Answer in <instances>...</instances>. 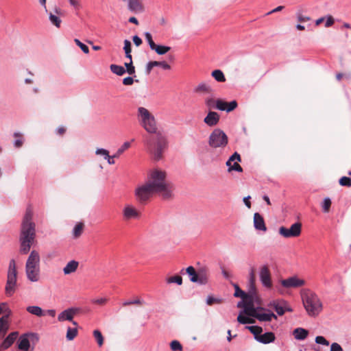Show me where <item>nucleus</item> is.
<instances>
[{
	"label": "nucleus",
	"mask_w": 351,
	"mask_h": 351,
	"mask_svg": "<svg viewBox=\"0 0 351 351\" xmlns=\"http://www.w3.org/2000/svg\"><path fill=\"white\" fill-rule=\"evenodd\" d=\"M33 211L30 207L26 210L21 229L20 252L21 254H27L36 236L35 223L32 221Z\"/></svg>",
	"instance_id": "obj_1"
},
{
	"label": "nucleus",
	"mask_w": 351,
	"mask_h": 351,
	"mask_svg": "<svg viewBox=\"0 0 351 351\" xmlns=\"http://www.w3.org/2000/svg\"><path fill=\"white\" fill-rule=\"evenodd\" d=\"M154 135L147 136L145 140L147 152L151 158L158 162L163 158L164 153L168 148L167 136L161 132L154 133Z\"/></svg>",
	"instance_id": "obj_2"
},
{
	"label": "nucleus",
	"mask_w": 351,
	"mask_h": 351,
	"mask_svg": "<svg viewBox=\"0 0 351 351\" xmlns=\"http://www.w3.org/2000/svg\"><path fill=\"white\" fill-rule=\"evenodd\" d=\"M166 177H149L147 180L154 193L158 194L164 199L173 197L174 185L165 179Z\"/></svg>",
	"instance_id": "obj_3"
},
{
	"label": "nucleus",
	"mask_w": 351,
	"mask_h": 351,
	"mask_svg": "<svg viewBox=\"0 0 351 351\" xmlns=\"http://www.w3.org/2000/svg\"><path fill=\"white\" fill-rule=\"evenodd\" d=\"M301 296L304 306L310 316H316L322 311V303L314 292L309 289H303Z\"/></svg>",
	"instance_id": "obj_4"
},
{
	"label": "nucleus",
	"mask_w": 351,
	"mask_h": 351,
	"mask_svg": "<svg viewBox=\"0 0 351 351\" xmlns=\"http://www.w3.org/2000/svg\"><path fill=\"white\" fill-rule=\"evenodd\" d=\"M40 258L39 253L32 250L25 263V274L27 278L32 282H36L40 278Z\"/></svg>",
	"instance_id": "obj_5"
},
{
	"label": "nucleus",
	"mask_w": 351,
	"mask_h": 351,
	"mask_svg": "<svg viewBox=\"0 0 351 351\" xmlns=\"http://www.w3.org/2000/svg\"><path fill=\"white\" fill-rule=\"evenodd\" d=\"M137 117L141 126L149 133H157V125L154 116L145 108H138Z\"/></svg>",
	"instance_id": "obj_6"
},
{
	"label": "nucleus",
	"mask_w": 351,
	"mask_h": 351,
	"mask_svg": "<svg viewBox=\"0 0 351 351\" xmlns=\"http://www.w3.org/2000/svg\"><path fill=\"white\" fill-rule=\"evenodd\" d=\"M17 287V271L16 263L12 259L9 263L7 274V281L5 287V293L8 297H11L16 291Z\"/></svg>",
	"instance_id": "obj_7"
},
{
	"label": "nucleus",
	"mask_w": 351,
	"mask_h": 351,
	"mask_svg": "<svg viewBox=\"0 0 351 351\" xmlns=\"http://www.w3.org/2000/svg\"><path fill=\"white\" fill-rule=\"evenodd\" d=\"M255 281L254 269L251 268L249 273V295L243 299V307H254V301L257 297Z\"/></svg>",
	"instance_id": "obj_8"
},
{
	"label": "nucleus",
	"mask_w": 351,
	"mask_h": 351,
	"mask_svg": "<svg viewBox=\"0 0 351 351\" xmlns=\"http://www.w3.org/2000/svg\"><path fill=\"white\" fill-rule=\"evenodd\" d=\"M208 144L211 147H224L228 144V136L220 129L214 130L210 134Z\"/></svg>",
	"instance_id": "obj_9"
},
{
	"label": "nucleus",
	"mask_w": 351,
	"mask_h": 351,
	"mask_svg": "<svg viewBox=\"0 0 351 351\" xmlns=\"http://www.w3.org/2000/svg\"><path fill=\"white\" fill-rule=\"evenodd\" d=\"M153 194L154 193L147 180L143 184L138 186L135 190L136 199L141 204L147 202Z\"/></svg>",
	"instance_id": "obj_10"
},
{
	"label": "nucleus",
	"mask_w": 351,
	"mask_h": 351,
	"mask_svg": "<svg viewBox=\"0 0 351 351\" xmlns=\"http://www.w3.org/2000/svg\"><path fill=\"white\" fill-rule=\"evenodd\" d=\"M279 234L285 238L298 237L302 232V223L296 222L291 226L289 228L281 226L279 228Z\"/></svg>",
	"instance_id": "obj_11"
},
{
	"label": "nucleus",
	"mask_w": 351,
	"mask_h": 351,
	"mask_svg": "<svg viewBox=\"0 0 351 351\" xmlns=\"http://www.w3.org/2000/svg\"><path fill=\"white\" fill-rule=\"evenodd\" d=\"M79 311L80 308L75 307L66 308L58 315V321L60 322L69 321L71 322L74 326H77V323L75 321H73V317L76 314L79 313Z\"/></svg>",
	"instance_id": "obj_12"
},
{
	"label": "nucleus",
	"mask_w": 351,
	"mask_h": 351,
	"mask_svg": "<svg viewBox=\"0 0 351 351\" xmlns=\"http://www.w3.org/2000/svg\"><path fill=\"white\" fill-rule=\"evenodd\" d=\"M259 278L263 286L267 289H271L272 287V281L271 272L267 265H263L259 269Z\"/></svg>",
	"instance_id": "obj_13"
},
{
	"label": "nucleus",
	"mask_w": 351,
	"mask_h": 351,
	"mask_svg": "<svg viewBox=\"0 0 351 351\" xmlns=\"http://www.w3.org/2000/svg\"><path fill=\"white\" fill-rule=\"evenodd\" d=\"M47 14L50 23L56 27L60 28L62 23V19L60 18L62 14V10L59 7L55 6L53 11L48 10Z\"/></svg>",
	"instance_id": "obj_14"
},
{
	"label": "nucleus",
	"mask_w": 351,
	"mask_h": 351,
	"mask_svg": "<svg viewBox=\"0 0 351 351\" xmlns=\"http://www.w3.org/2000/svg\"><path fill=\"white\" fill-rule=\"evenodd\" d=\"M280 284L285 288H299L305 285V280L298 278L296 276L282 280Z\"/></svg>",
	"instance_id": "obj_15"
},
{
	"label": "nucleus",
	"mask_w": 351,
	"mask_h": 351,
	"mask_svg": "<svg viewBox=\"0 0 351 351\" xmlns=\"http://www.w3.org/2000/svg\"><path fill=\"white\" fill-rule=\"evenodd\" d=\"M241 160V156L237 152H234L226 162L228 170H234L238 172H242V167L238 163Z\"/></svg>",
	"instance_id": "obj_16"
},
{
	"label": "nucleus",
	"mask_w": 351,
	"mask_h": 351,
	"mask_svg": "<svg viewBox=\"0 0 351 351\" xmlns=\"http://www.w3.org/2000/svg\"><path fill=\"white\" fill-rule=\"evenodd\" d=\"M18 336L19 332L16 331L10 332L0 344V351L8 349L14 343Z\"/></svg>",
	"instance_id": "obj_17"
},
{
	"label": "nucleus",
	"mask_w": 351,
	"mask_h": 351,
	"mask_svg": "<svg viewBox=\"0 0 351 351\" xmlns=\"http://www.w3.org/2000/svg\"><path fill=\"white\" fill-rule=\"evenodd\" d=\"M260 322H270L272 318L277 319V316L268 309L259 310L255 317Z\"/></svg>",
	"instance_id": "obj_18"
},
{
	"label": "nucleus",
	"mask_w": 351,
	"mask_h": 351,
	"mask_svg": "<svg viewBox=\"0 0 351 351\" xmlns=\"http://www.w3.org/2000/svg\"><path fill=\"white\" fill-rule=\"evenodd\" d=\"M219 115L216 112L210 111L204 119V122L210 127L215 126L219 121Z\"/></svg>",
	"instance_id": "obj_19"
},
{
	"label": "nucleus",
	"mask_w": 351,
	"mask_h": 351,
	"mask_svg": "<svg viewBox=\"0 0 351 351\" xmlns=\"http://www.w3.org/2000/svg\"><path fill=\"white\" fill-rule=\"evenodd\" d=\"M285 300H273L271 301L268 304V307L273 308L277 313V314L280 316L283 315L285 314Z\"/></svg>",
	"instance_id": "obj_20"
},
{
	"label": "nucleus",
	"mask_w": 351,
	"mask_h": 351,
	"mask_svg": "<svg viewBox=\"0 0 351 351\" xmlns=\"http://www.w3.org/2000/svg\"><path fill=\"white\" fill-rule=\"evenodd\" d=\"M254 226L257 230L263 232H266L267 230L264 219L258 213H256L254 215Z\"/></svg>",
	"instance_id": "obj_21"
},
{
	"label": "nucleus",
	"mask_w": 351,
	"mask_h": 351,
	"mask_svg": "<svg viewBox=\"0 0 351 351\" xmlns=\"http://www.w3.org/2000/svg\"><path fill=\"white\" fill-rule=\"evenodd\" d=\"M139 215V212L131 205L125 206L123 209V217L125 219L138 218Z\"/></svg>",
	"instance_id": "obj_22"
},
{
	"label": "nucleus",
	"mask_w": 351,
	"mask_h": 351,
	"mask_svg": "<svg viewBox=\"0 0 351 351\" xmlns=\"http://www.w3.org/2000/svg\"><path fill=\"white\" fill-rule=\"evenodd\" d=\"M128 8L134 13L143 12L144 7L139 0H128Z\"/></svg>",
	"instance_id": "obj_23"
},
{
	"label": "nucleus",
	"mask_w": 351,
	"mask_h": 351,
	"mask_svg": "<svg viewBox=\"0 0 351 351\" xmlns=\"http://www.w3.org/2000/svg\"><path fill=\"white\" fill-rule=\"evenodd\" d=\"M18 348L21 351H29L30 339L27 334L21 335L18 341Z\"/></svg>",
	"instance_id": "obj_24"
},
{
	"label": "nucleus",
	"mask_w": 351,
	"mask_h": 351,
	"mask_svg": "<svg viewBox=\"0 0 351 351\" xmlns=\"http://www.w3.org/2000/svg\"><path fill=\"white\" fill-rule=\"evenodd\" d=\"M257 341L263 344H267L275 341L276 337L274 332H267L264 334H261L258 337Z\"/></svg>",
	"instance_id": "obj_25"
},
{
	"label": "nucleus",
	"mask_w": 351,
	"mask_h": 351,
	"mask_svg": "<svg viewBox=\"0 0 351 351\" xmlns=\"http://www.w3.org/2000/svg\"><path fill=\"white\" fill-rule=\"evenodd\" d=\"M10 328L9 319L7 316L0 317V338L4 337Z\"/></svg>",
	"instance_id": "obj_26"
},
{
	"label": "nucleus",
	"mask_w": 351,
	"mask_h": 351,
	"mask_svg": "<svg viewBox=\"0 0 351 351\" xmlns=\"http://www.w3.org/2000/svg\"><path fill=\"white\" fill-rule=\"evenodd\" d=\"M293 335L296 340H304L308 335V330L303 328H296L293 331Z\"/></svg>",
	"instance_id": "obj_27"
},
{
	"label": "nucleus",
	"mask_w": 351,
	"mask_h": 351,
	"mask_svg": "<svg viewBox=\"0 0 351 351\" xmlns=\"http://www.w3.org/2000/svg\"><path fill=\"white\" fill-rule=\"evenodd\" d=\"M79 265V263L76 261L72 260L69 261L66 266L63 268V272L65 275L70 274L75 272Z\"/></svg>",
	"instance_id": "obj_28"
},
{
	"label": "nucleus",
	"mask_w": 351,
	"mask_h": 351,
	"mask_svg": "<svg viewBox=\"0 0 351 351\" xmlns=\"http://www.w3.org/2000/svg\"><path fill=\"white\" fill-rule=\"evenodd\" d=\"M198 282L199 285H206L208 282V269L206 268H202L198 270Z\"/></svg>",
	"instance_id": "obj_29"
},
{
	"label": "nucleus",
	"mask_w": 351,
	"mask_h": 351,
	"mask_svg": "<svg viewBox=\"0 0 351 351\" xmlns=\"http://www.w3.org/2000/svg\"><path fill=\"white\" fill-rule=\"evenodd\" d=\"M259 310H265V308H261V307H258V308L250 307V306L249 307H243V312H241V313H244L247 316L252 317L255 318L257 315V313Z\"/></svg>",
	"instance_id": "obj_30"
},
{
	"label": "nucleus",
	"mask_w": 351,
	"mask_h": 351,
	"mask_svg": "<svg viewBox=\"0 0 351 351\" xmlns=\"http://www.w3.org/2000/svg\"><path fill=\"white\" fill-rule=\"evenodd\" d=\"M26 310L28 313L38 317H42L45 315L43 309L38 306H29L27 307Z\"/></svg>",
	"instance_id": "obj_31"
},
{
	"label": "nucleus",
	"mask_w": 351,
	"mask_h": 351,
	"mask_svg": "<svg viewBox=\"0 0 351 351\" xmlns=\"http://www.w3.org/2000/svg\"><path fill=\"white\" fill-rule=\"evenodd\" d=\"M245 328L249 330L254 335V337L256 341L263 332V328L258 326H247Z\"/></svg>",
	"instance_id": "obj_32"
},
{
	"label": "nucleus",
	"mask_w": 351,
	"mask_h": 351,
	"mask_svg": "<svg viewBox=\"0 0 351 351\" xmlns=\"http://www.w3.org/2000/svg\"><path fill=\"white\" fill-rule=\"evenodd\" d=\"M212 91L211 87L206 83L202 82L195 88V93H210Z\"/></svg>",
	"instance_id": "obj_33"
},
{
	"label": "nucleus",
	"mask_w": 351,
	"mask_h": 351,
	"mask_svg": "<svg viewBox=\"0 0 351 351\" xmlns=\"http://www.w3.org/2000/svg\"><path fill=\"white\" fill-rule=\"evenodd\" d=\"M186 274L190 276V280L193 282H198V274L193 266H189L186 269Z\"/></svg>",
	"instance_id": "obj_34"
},
{
	"label": "nucleus",
	"mask_w": 351,
	"mask_h": 351,
	"mask_svg": "<svg viewBox=\"0 0 351 351\" xmlns=\"http://www.w3.org/2000/svg\"><path fill=\"white\" fill-rule=\"evenodd\" d=\"M13 136L15 138L14 141V146L16 148H20L23 146L24 143V138L23 134L20 132H14Z\"/></svg>",
	"instance_id": "obj_35"
},
{
	"label": "nucleus",
	"mask_w": 351,
	"mask_h": 351,
	"mask_svg": "<svg viewBox=\"0 0 351 351\" xmlns=\"http://www.w3.org/2000/svg\"><path fill=\"white\" fill-rule=\"evenodd\" d=\"M84 225L83 223L80 222L77 223L73 228V236L74 238L77 239L81 236L83 232Z\"/></svg>",
	"instance_id": "obj_36"
},
{
	"label": "nucleus",
	"mask_w": 351,
	"mask_h": 351,
	"mask_svg": "<svg viewBox=\"0 0 351 351\" xmlns=\"http://www.w3.org/2000/svg\"><path fill=\"white\" fill-rule=\"evenodd\" d=\"M12 311L7 302H1L0 304V315L3 314V316H7V319H9V316L11 315Z\"/></svg>",
	"instance_id": "obj_37"
},
{
	"label": "nucleus",
	"mask_w": 351,
	"mask_h": 351,
	"mask_svg": "<svg viewBox=\"0 0 351 351\" xmlns=\"http://www.w3.org/2000/svg\"><path fill=\"white\" fill-rule=\"evenodd\" d=\"M110 69L113 73L119 76H121L125 73L124 67L117 64H111Z\"/></svg>",
	"instance_id": "obj_38"
},
{
	"label": "nucleus",
	"mask_w": 351,
	"mask_h": 351,
	"mask_svg": "<svg viewBox=\"0 0 351 351\" xmlns=\"http://www.w3.org/2000/svg\"><path fill=\"white\" fill-rule=\"evenodd\" d=\"M211 75L219 82H226V77L223 73L219 69L215 70L212 72Z\"/></svg>",
	"instance_id": "obj_39"
},
{
	"label": "nucleus",
	"mask_w": 351,
	"mask_h": 351,
	"mask_svg": "<svg viewBox=\"0 0 351 351\" xmlns=\"http://www.w3.org/2000/svg\"><path fill=\"white\" fill-rule=\"evenodd\" d=\"M171 49L170 47L156 45L152 50H154L158 55H164Z\"/></svg>",
	"instance_id": "obj_40"
},
{
	"label": "nucleus",
	"mask_w": 351,
	"mask_h": 351,
	"mask_svg": "<svg viewBox=\"0 0 351 351\" xmlns=\"http://www.w3.org/2000/svg\"><path fill=\"white\" fill-rule=\"evenodd\" d=\"M237 321L242 324L255 323V320L254 319L243 316L241 313L238 315Z\"/></svg>",
	"instance_id": "obj_41"
},
{
	"label": "nucleus",
	"mask_w": 351,
	"mask_h": 351,
	"mask_svg": "<svg viewBox=\"0 0 351 351\" xmlns=\"http://www.w3.org/2000/svg\"><path fill=\"white\" fill-rule=\"evenodd\" d=\"M123 49L125 53V57L128 58L130 60H132V55H131V43L129 40H124V47Z\"/></svg>",
	"instance_id": "obj_42"
},
{
	"label": "nucleus",
	"mask_w": 351,
	"mask_h": 351,
	"mask_svg": "<svg viewBox=\"0 0 351 351\" xmlns=\"http://www.w3.org/2000/svg\"><path fill=\"white\" fill-rule=\"evenodd\" d=\"M77 335V328H67L66 337L67 340L71 341L75 339V337Z\"/></svg>",
	"instance_id": "obj_43"
},
{
	"label": "nucleus",
	"mask_w": 351,
	"mask_h": 351,
	"mask_svg": "<svg viewBox=\"0 0 351 351\" xmlns=\"http://www.w3.org/2000/svg\"><path fill=\"white\" fill-rule=\"evenodd\" d=\"M130 147V142H125L121 147H119L115 154H114V157H119L127 149H128Z\"/></svg>",
	"instance_id": "obj_44"
},
{
	"label": "nucleus",
	"mask_w": 351,
	"mask_h": 351,
	"mask_svg": "<svg viewBox=\"0 0 351 351\" xmlns=\"http://www.w3.org/2000/svg\"><path fill=\"white\" fill-rule=\"evenodd\" d=\"M331 199L329 197H325L322 203V208L324 213H328L331 206Z\"/></svg>",
	"instance_id": "obj_45"
},
{
	"label": "nucleus",
	"mask_w": 351,
	"mask_h": 351,
	"mask_svg": "<svg viewBox=\"0 0 351 351\" xmlns=\"http://www.w3.org/2000/svg\"><path fill=\"white\" fill-rule=\"evenodd\" d=\"M93 336L96 339L98 346L101 347L104 343V337L101 332L98 330H95L93 331Z\"/></svg>",
	"instance_id": "obj_46"
},
{
	"label": "nucleus",
	"mask_w": 351,
	"mask_h": 351,
	"mask_svg": "<svg viewBox=\"0 0 351 351\" xmlns=\"http://www.w3.org/2000/svg\"><path fill=\"white\" fill-rule=\"evenodd\" d=\"M167 283H176L178 285H181L182 284V278L180 276H174L167 278Z\"/></svg>",
	"instance_id": "obj_47"
},
{
	"label": "nucleus",
	"mask_w": 351,
	"mask_h": 351,
	"mask_svg": "<svg viewBox=\"0 0 351 351\" xmlns=\"http://www.w3.org/2000/svg\"><path fill=\"white\" fill-rule=\"evenodd\" d=\"M249 295V291L247 293L244 292L242 291L238 285H235V292L234 295L237 298H241L243 300Z\"/></svg>",
	"instance_id": "obj_48"
},
{
	"label": "nucleus",
	"mask_w": 351,
	"mask_h": 351,
	"mask_svg": "<svg viewBox=\"0 0 351 351\" xmlns=\"http://www.w3.org/2000/svg\"><path fill=\"white\" fill-rule=\"evenodd\" d=\"M227 104L228 102L224 101L222 99H217L215 108L221 111H226Z\"/></svg>",
	"instance_id": "obj_49"
},
{
	"label": "nucleus",
	"mask_w": 351,
	"mask_h": 351,
	"mask_svg": "<svg viewBox=\"0 0 351 351\" xmlns=\"http://www.w3.org/2000/svg\"><path fill=\"white\" fill-rule=\"evenodd\" d=\"M170 347H171V349L172 351H182V346L177 340L172 341L170 343Z\"/></svg>",
	"instance_id": "obj_50"
},
{
	"label": "nucleus",
	"mask_w": 351,
	"mask_h": 351,
	"mask_svg": "<svg viewBox=\"0 0 351 351\" xmlns=\"http://www.w3.org/2000/svg\"><path fill=\"white\" fill-rule=\"evenodd\" d=\"M95 154L103 157L106 160L108 157L109 152L104 148H97L95 151Z\"/></svg>",
	"instance_id": "obj_51"
},
{
	"label": "nucleus",
	"mask_w": 351,
	"mask_h": 351,
	"mask_svg": "<svg viewBox=\"0 0 351 351\" xmlns=\"http://www.w3.org/2000/svg\"><path fill=\"white\" fill-rule=\"evenodd\" d=\"M74 42L82 49V51L84 53H89V49H88V46H86L85 44L82 43L79 39L75 38L74 40Z\"/></svg>",
	"instance_id": "obj_52"
},
{
	"label": "nucleus",
	"mask_w": 351,
	"mask_h": 351,
	"mask_svg": "<svg viewBox=\"0 0 351 351\" xmlns=\"http://www.w3.org/2000/svg\"><path fill=\"white\" fill-rule=\"evenodd\" d=\"M70 5L75 10H80L82 8V3L80 0H68Z\"/></svg>",
	"instance_id": "obj_53"
},
{
	"label": "nucleus",
	"mask_w": 351,
	"mask_h": 351,
	"mask_svg": "<svg viewBox=\"0 0 351 351\" xmlns=\"http://www.w3.org/2000/svg\"><path fill=\"white\" fill-rule=\"evenodd\" d=\"M315 341L317 344H321L326 346H329V341L323 336H317Z\"/></svg>",
	"instance_id": "obj_54"
},
{
	"label": "nucleus",
	"mask_w": 351,
	"mask_h": 351,
	"mask_svg": "<svg viewBox=\"0 0 351 351\" xmlns=\"http://www.w3.org/2000/svg\"><path fill=\"white\" fill-rule=\"evenodd\" d=\"M125 66L127 69L125 72L127 71L128 73H129L130 75H133L135 73V68L133 66L132 60H130V62H128V63L125 62Z\"/></svg>",
	"instance_id": "obj_55"
},
{
	"label": "nucleus",
	"mask_w": 351,
	"mask_h": 351,
	"mask_svg": "<svg viewBox=\"0 0 351 351\" xmlns=\"http://www.w3.org/2000/svg\"><path fill=\"white\" fill-rule=\"evenodd\" d=\"M145 39L147 40L151 49H154L156 44L153 41L152 34L149 32H145Z\"/></svg>",
	"instance_id": "obj_56"
},
{
	"label": "nucleus",
	"mask_w": 351,
	"mask_h": 351,
	"mask_svg": "<svg viewBox=\"0 0 351 351\" xmlns=\"http://www.w3.org/2000/svg\"><path fill=\"white\" fill-rule=\"evenodd\" d=\"M26 334L28 336V338L30 339V342H32L34 344H35L38 341L39 337L37 333L30 332Z\"/></svg>",
	"instance_id": "obj_57"
},
{
	"label": "nucleus",
	"mask_w": 351,
	"mask_h": 351,
	"mask_svg": "<svg viewBox=\"0 0 351 351\" xmlns=\"http://www.w3.org/2000/svg\"><path fill=\"white\" fill-rule=\"evenodd\" d=\"M339 184L342 186H351V179L350 177H341L339 180Z\"/></svg>",
	"instance_id": "obj_58"
},
{
	"label": "nucleus",
	"mask_w": 351,
	"mask_h": 351,
	"mask_svg": "<svg viewBox=\"0 0 351 351\" xmlns=\"http://www.w3.org/2000/svg\"><path fill=\"white\" fill-rule=\"evenodd\" d=\"M205 104L208 108H214L216 106V100L213 98L208 97L205 99Z\"/></svg>",
	"instance_id": "obj_59"
},
{
	"label": "nucleus",
	"mask_w": 351,
	"mask_h": 351,
	"mask_svg": "<svg viewBox=\"0 0 351 351\" xmlns=\"http://www.w3.org/2000/svg\"><path fill=\"white\" fill-rule=\"evenodd\" d=\"M107 301H108L107 298H101L93 299L91 300V302L93 304H95L103 306V305L106 304Z\"/></svg>",
	"instance_id": "obj_60"
},
{
	"label": "nucleus",
	"mask_w": 351,
	"mask_h": 351,
	"mask_svg": "<svg viewBox=\"0 0 351 351\" xmlns=\"http://www.w3.org/2000/svg\"><path fill=\"white\" fill-rule=\"evenodd\" d=\"M237 107V102L234 100L230 102H228L226 112H229L234 110Z\"/></svg>",
	"instance_id": "obj_61"
},
{
	"label": "nucleus",
	"mask_w": 351,
	"mask_h": 351,
	"mask_svg": "<svg viewBox=\"0 0 351 351\" xmlns=\"http://www.w3.org/2000/svg\"><path fill=\"white\" fill-rule=\"evenodd\" d=\"M154 63H158V61H150L146 65L145 72L147 75H149L152 69L154 68V66H158L157 65L153 64Z\"/></svg>",
	"instance_id": "obj_62"
},
{
	"label": "nucleus",
	"mask_w": 351,
	"mask_h": 351,
	"mask_svg": "<svg viewBox=\"0 0 351 351\" xmlns=\"http://www.w3.org/2000/svg\"><path fill=\"white\" fill-rule=\"evenodd\" d=\"M143 304V302L137 298L134 300H128V301H125L123 303V306H128V305H131V304H138V305H141Z\"/></svg>",
	"instance_id": "obj_63"
},
{
	"label": "nucleus",
	"mask_w": 351,
	"mask_h": 351,
	"mask_svg": "<svg viewBox=\"0 0 351 351\" xmlns=\"http://www.w3.org/2000/svg\"><path fill=\"white\" fill-rule=\"evenodd\" d=\"M330 351H343V349L339 343H332L330 346Z\"/></svg>",
	"instance_id": "obj_64"
}]
</instances>
